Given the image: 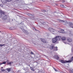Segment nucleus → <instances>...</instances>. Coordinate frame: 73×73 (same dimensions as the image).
Masks as SVG:
<instances>
[{
    "instance_id": "5701e85b",
    "label": "nucleus",
    "mask_w": 73,
    "mask_h": 73,
    "mask_svg": "<svg viewBox=\"0 0 73 73\" xmlns=\"http://www.w3.org/2000/svg\"><path fill=\"white\" fill-rule=\"evenodd\" d=\"M31 70H32L33 71H35V70H34V68H33L31 67Z\"/></svg>"
},
{
    "instance_id": "f257e3e1",
    "label": "nucleus",
    "mask_w": 73,
    "mask_h": 73,
    "mask_svg": "<svg viewBox=\"0 0 73 73\" xmlns=\"http://www.w3.org/2000/svg\"><path fill=\"white\" fill-rule=\"evenodd\" d=\"M73 61V56L71 58V60H69L68 61H64L62 60H59L60 62H62V63H69L71 62L72 61Z\"/></svg>"
},
{
    "instance_id": "4be33fe9",
    "label": "nucleus",
    "mask_w": 73,
    "mask_h": 73,
    "mask_svg": "<svg viewBox=\"0 0 73 73\" xmlns=\"http://www.w3.org/2000/svg\"><path fill=\"white\" fill-rule=\"evenodd\" d=\"M6 62H3L2 64H6Z\"/></svg>"
},
{
    "instance_id": "4468645a",
    "label": "nucleus",
    "mask_w": 73,
    "mask_h": 73,
    "mask_svg": "<svg viewBox=\"0 0 73 73\" xmlns=\"http://www.w3.org/2000/svg\"><path fill=\"white\" fill-rule=\"evenodd\" d=\"M69 24L70 25V27H72V26H73V24L72 23V22H70L69 23Z\"/></svg>"
},
{
    "instance_id": "2eb2a0df",
    "label": "nucleus",
    "mask_w": 73,
    "mask_h": 73,
    "mask_svg": "<svg viewBox=\"0 0 73 73\" xmlns=\"http://www.w3.org/2000/svg\"><path fill=\"white\" fill-rule=\"evenodd\" d=\"M62 40H63V41H65L66 40V38L65 37H63L61 38Z\"/></svg>"
},
{
    "instance_id": "ddd939ff",
    "label": "nucleus",
    "mask_w": 73,
    "mask_h": 73,
    "mask_svg": "<svg viewBox=\"0 0 73 73\" xmlns=\"http://www.w3.org/2000/svg\"><path fill=\"white\" fill-rule=\"evenodd\" d=\"M57 48L58 47H57V46L54 47V50H56V51L58 50V49H57Z\"/></svg>"
},
{
    "instance_id": "f704fd0d",
    "label": "nucleus",
    "mask_w": 73,
    "mask_h": 73,
    "mask_svg": "<svg viewBox=\"0 0 73 73\" xmlns=\"http://www.w3.org/2000/svg\"><path fill=\"white\" fill-rule=\"evenodd\" d=\"M31 54H33V52H31Z\"/></svg>"
},
{
    "instance_id": "412c9836",
    "label": "nucleus",
    "mask_w": 73,
    "mask_h": 73,
    "mask_svg": "<svg viewBox=\"0 0 73 73\" xmlns=\"http://www.w3.org/2000/svg\"><path fill=\"white\" fill-rule=\"evenodd\" d=\"M56 58L57 60H58L59 59V57H58V56H56Z\"/></svg>"
},
{
    "instance_id": "c03bdc74",
    "label": "nucleus",
    "mask_w": 73,
    "mask_h": 73,
    "mask_svg": "<svg viewBox=\"0 0 73 73\" xmlns=\"http://www.w3.org/2000/svg\"><path fill=\"white\" fill-rule=\"evenodd\" d=\"M1 33V31H0V33Z\"/></svg>"
},
{
    "instance_id": "49530a36",
    "label": "nucleus",
    "mask_w": 73,
    "mask_h": 73,
    "mask_svg": "<svg viewBox=\"0 0 73 73\" xmlns=\"http://www.w3.org/2000/svg\"><path fill=\"white\" fill-rule=\"evenodd\" d=\"M1 64H2V63H1Z\"/></svg>"
},
{
    "instance_id": "37998d69",
    "label": "nucleus",
    "mask_w": 73,
    "mask_h": 73,
    "mask_svg": "<svg viewBox=\"0 0 73 73\" xmlns=\"http://www.w3.org/2000/svg\"><path fill=\"white\" fill-rule=\"evenodd\" d=\"M29 65V66H30V65Z\"/></svg>"
},
{
    "instance_id": "f03ea898",
    "label": "nucleus",
    "mask_w": 73,
    "mask_h": 73,
    "mask_svg": "<svg viewBox=\"0 0 73 73\" xmlns=\"http://www.w3.org/2000/svg\"><path fill=\"white\" fill-rule=\"evenodd\" d=\"M48 30L51 32V33H52L53 34H55V33H53V32H55L56 31L53 29V28L51 27H49L48 29Z\"/></svg>"
},
{
    "instance_id": "a19ab883",
    "label": "nucleus",
    "mask_w": 73,
    "mask_h": 73,
    "mask_svg": "<svg viewBox=\"0 0 73 73\" xmlns=\"http://www.w3.org/2000/svg\"><path fill=\"white\" fill-rule=\"evenodd\" d=\"M1 68H3V67H1Z\"/></svg>"
},
{
    "instance_id": "c756f323",
    "label": "nucleus",
    "mask_w": 73,
    "mask_h": 73,
    "mask_svg": "<svg viewBox=\"0 0 73 73\" xmlns=\"http://www.w3.org/2000/svg\"><path fill=\"white\" fill-rule=\"evenodd\" d=\"M11 1L12 0H7L8 2H10V1Z\"/></svg>"
},
{
    "instance_id": "bb28decb",
    "label": "nucleus",
    "mask_w": 73,
    "mask_h": 73,
    "mask_svg": "<svg viewBox=\"0 0 73 73\" xmlns=\"http://www.w3.org/2000/svg\"><path fill=\"white\" fill-rule=\"evenodd\" d=\"M33 30H34V31H37V30H36V28L35 27L33 28Z\"/></svg>"
},
{
    "instance_id": "79ce46f5",
    "label": "nucleus",
    "mask_w": 73,
    "mask_h": 73,
    "mask_svg": "<svg viewBox=\"0 0 73 73\" xmlns=\"http://www.w3.org/2000/svg\"><path fill=\"white\" fill-rule=\"evenodd\" d=\"M17 1H19V0H17Z\"/></svg>"
},
{
    "instance_id": "aec40b11",
    "label": "nucleus",
    "mask_w": 73,
    "mask_h": 73,
    "mask_svg": "<svg viewBox=\"0 0 73 73\" xmlns=\"http://www.w3.org/2000/svg\"><path fill=\"white\" fill-rule=\"evenodd\" d=\"M13 29H12V27H11V28H9L10 29H11V30H14V27H13Z\"/></svg>"
},
{
    "instance_id": "f3484780",
    "label": "nucleus",
    "mask_w": 73,
    "mask_h": 73,
    "mask_svg": "<svg viewBox=\"0 0 73 73\" xmlns=\"http://www.w3.org/2000/svg\"><path fill=\"white\" fill-rule=\"evenodd\" d=\"M7 70L8 72H9L11 71V68H7Z\"/></svg>"
},
{
    "instance_id": "e433bc0d",
    "label": "nucleus",
    "mask_w": 73,
    "mask_h": 73,
    "mask_svg": "<svg viewBox=\"0 0 73 73\" xmlns=\"http://www.w3.org/2000/svg\"><path fill=\"white\" fill-rule=\"evenodd\" d=\"M42 1H45V0H42Z\"/></svg>"
},
{
    "instance_id": "f8f14e48",
    "label": "nucleus",
    "mask_w": 73,
    "mask_h": 73,
    "mask_svg": "<svg viewBox=\"0 0 73 73\" xmlns=\"http://www.w3.org/2000/svg\"><path fill=\"white\" fill-rule=\"evenodd\" d=\"M62 23H64L65 24H68V22H67V21H64V20L62 21Z\"/></svg>"
},
{
    "instance_id": "393cba45",
    "label": "nucleus",
    "mask_w": 73,
    "mask_h": 73,
    "mask_svg": "<svg viewBox=\"0 0 73 73\" xmlns=\"http://www.w3.org/2000/svg\"><path fill=\"white\" fill-rule=\"evenodd\" d=\"M11 63H12V62H10L7 65H9V64H10V65H11Z\"/></svg>"
},
{
    "instance_id": "2f4dec72",
    "label": "nucleus",
    "mask_w": 73,
    "mask_h": 73,
    "mask_svg": "<svg viewBox=\"0 0 73 73\" xmlns=\"http://www.w3.org/2000/svg\"><path fill=\"white\" fill-rule=\"evenodd\" d=\"M4 45H5V44H0V46H4Z\"/></svg>"
},
{
    "instance_id": "7c9ffc66",
    "label": "nucleus",
    "mask_w": 73,
    "mask_h": 73,
    "mask_svg": "<svg viewBox=\"0 0 73 73\" xmlns=\"http://www.w3.org/2000/svg\"><path fill=\"white\" fill-rule=\"evenodd\" d=\"M71 73H73V70H71Z\"/></svg>"
},
{
    "instance_id": "58836bf2",
    "label": "nucleus",
    "mask_w": 73,
    "mask_h": 73,
    "mask_svg": "<svg viewBox=\"0 0 73 73\" xmlns=\"http://www.w3.org/2000/svg\"><path fill=\"white\" fill-rule=\"evenodd\" d=\"M64 44H66V42H64Z\"/></svg>"
},
{
    "instance_id": "6ab92c4d",
    "label": "nucleus",
    "mask_w": 73,
    "mask_h": 73,
    "mask_svg": "<svg viewBox=\"0 0 73 73\" xmlns=\"http://www.w3.org/2000/svg\"><path fill=\"white\" fill-rule=\"evenodd\" d=\"M58 21L59 22H60V23H62V20H61L59 19L58 20Z\"/></svg>"
},
{
    "instance_id": "a211bd4d",
    "label": "nucleus",
    "mask_w": 73,
    "mask_h": 73,
    "mask_svg": "<svg viewBox=\"0 0 73 73\" xmlns=\"http://www.w3.org/2000/svg\"><path fill=\"white\" fill-rule=\"evenodd\" d=\"M43 25H45L46 24L45 22H42L41 23Z\"/></svg>"
},
{
    "instance_id": "9b49d317",
    "label": "nucleus",
    "mask_w": 73,
    "mask_h": 73,
    "mask_svg": "<svg viewBox=\"0 0 73 73\" xmlns=\"http://www.w3.org/2000/svg\"><path fill=\"white\" fill-rule=\"evenodd\" d=\"M49 48L50 49H53L54 48V46L53 45L50 46Z\"/></svg>"
},
{
    "instance_id": "0eeeda50",
    "label": "nucleus",
    "mask_w": 73,
    "mask_h": 73,
    "mask_svg": "<svg viewBox=\"0 0 73 73\" xmlns=\"http://www.w3.org/2000/svg\"><path fill=\"white\" fill-rule=\"evenodd\" d=\"M67 41H68V42H72V38H68L67 39Z\"/></svg>"
},
{
    "instance_id": "423d86ee",
    "label": "nucleus",
    "mask_w": 73,
    "mask_h": 73,
    "mask_svg": "<svg viewBox=\"0 0 73 73\" xmlns=\"http://www.w3.org/2000/svg\"><path fill=\"white\" fill-rule=\"evenodd\" d=\"M8 18V17L7 16V15H4L2 17V19L3 20H7Z\"/></svg>"
},
{
    "instance_id": "a18cd8bd",
    "label": "nucleus",
    "mask_w": 73,
    "mask_h": 73,
    "mask_svg": "<svg viewBox=\"0 0 73 73\" xmlns=\"http://www.w3.org/2000/svg\"><path fill=\"white\" fill-rule=\"evenodd\" d=\"M72 52H73V51H72Z\"/></svg>"
},
{
    "instance_id": "72a5a7b5",
    "label": "nucleus",
    "mask_w": 73,
    "mask_h": 73,
    "mask_svg": "<svg viewBox=\"0 0 73 73\" xmlns=\"http://www.w3.org/2000/svg\"><path fill=\"white\" fill-rule=\"evenodd\" d=\"M6 62H7V63H8V62H9V60H7V61H6Z\"/></svg>"
},
{
    "instance_id": "dca6fc26",
    "label": "nucleus",
    "mask_w": 73,
    "mask_h": 73,
    "mask_svg": "<svg viewBox=\"0 0 73 73\" xmlns=\"http://www.w3.org/2000/svg\"><path fill=\"white\" fill-rule=\"evenodd\" d=\"M27 15L29 16H30V17H32L33 16V15L30 14H28Z\"/></svg>"
},
{
    "instance_id": "473e14b6",
    "label": "nucleus",
    "mask_w": 73,
    "mask_h": 73,
    "mask_svg": "<svg viewBox=\"0 0 73 73\" xmlns=\"http://www.w3.org/2000/svg\"><path fill=\"white\" fill-rule=\"evenodd\" d=\"M25 33H26L27 34H28V32L27 31H26Z\"/></svg>"
},
{
    "instance_id": "4c0bfd02",
    "label": "nucleus",
    "mask_w": 73,
    "mask_h": 73,
    "mask_svg": "<svg viewBox=\"0 0 73 73\" xmlns=\"http://www.w3.org/2000/svg\"><path fill=\"white\" fill-rule=\"evenodd\" d=\"M39 73H42V72L40 71L39 72Z\"/></svg>"
},
{
    "instance_id": "b1692460",
    "label": "nucleus",
    "mask_w": 73,
    "mask_h": 73,
    "mask_svg": "<svg viewBox=\"0 0 73 73\" xmlns=\"http://www.w3.org/2000/svg\"><path fill=\"white\" fill-rule=\"evenodd\" d=\"M60 7L62 8H64V6L63 5H60Z\"/></svg>"
},
{
    "instance_id": "7ed1b4c3",
    "label": "nucleus",
    "mask_w": 73,
    "mask_h": 73,
    "mask_svg": "<svg viewBox=\"0 0 73 73\" xmlns=\"http://www.w3.org/2000/svg\"><path fill=\"white\" fill-rule=\"evenodd\" d=\"M5 14V12L2 11L1 10H0V18L3 16V15H4Z\"/></svg>"
},
{
    "instance_id": "cd10ccee",
    "label": "nucleus",
    "mask_w": 73,
    "mask_h": 73,
    "mask_svg": "<svg viewBox=\"0 0 73 73\" xmlns=\"http://www.w3.org/2000/svg\"><path fill=\"white\" fill-rule=\"evenodd\" d=\"M0 6L1 7H3V4H0Z\"/></svg>"
},
{
    "instance_id": "c9c22d12",
    "label": "nucleus",
    "mask_w": 73,
    "mask_h": 73,
    "mask_svg": "<svg viewBox=\"0 0 73 73\" xmlns=\"http://www.w3.org/2000/svg\"><path fill=\"white\" fill-rule=\"evenodd\" d=\"M70 36H72V34H70Z\"/></svg>"
},
{
    "instance_id": "39448f33",
    "label": "nucleus",
    "mask_w": 73,
    "mask_h": 73,
    "mask_svg": "<svg viewBox=\"0 0 73 73\" xmlns=\"http://www.w3.org/2000/svg\"><path fill=\"white\" fill-rule=\"evenodd\" d=\"M55 38L57 39V40L58 41H60L61 38V36H56L55 37Z\"/></svg>"
},
{
    "instance_id": "1a4fd4ad",
    "label": "nucleus",
    "mask_w": 73,
    "mask_h": 73,
    "mask_svg": "<svg viewBox=\"0 0 73 73\" xmlns=\"http://www.w3.org/2000/svg\"><path fill=\"white\" fill-rule=\"evenodd\" d=\"M60 33H65V32L64 31V30L61 29V30H60L58 31Z\"/></svg>"
},
{
    "instance_id": "a878e982",
    "label": "nucleus",
    "mask_w": 73,
    "mask_h": 73,
    "mask_svg": "<svg viewBox=\"0 0 73 73\" xmlns=\"http://www.w3.org/2000/svg\"><path fill=\"white\" fill-rule=\"evenodd\" d=\"M1 70L2 72H4V71H5V70H4V69H1Z\"/></svg>"
},
{
    "instance_id": "6e6552de",
    "label": "nucleus",
    "mask_w": 73,
    "mask_h": 73,
    "mask_svg": "<svg viewBox=\"0 0 73 73\" xmlns=\"http://www.w3.org/2000/svg\"><path fill=\"white\" fill-rule=\"evenodd\" d=\"M3 4H6L7 2V0H1Z\"/></svg>"
},
{
    "instance_id": "20e7f679",
    "label": "nucleus",
    "mask_w": 73,
    "mask_h": 73,
    "mask_svg": "<svg viewBox=\"0 0 73 73\" xmlns=\"http://www.w3.org/2000/svg\"><path fill=\"white\" fill-rule=\"evenodd\" d=\"M52 43H55V42H57V39H56L55 37V38L52 39Z\"/></svg>"
},
{
    "instance_id": "ea45409f",
    "label": "nucleus",
    "mask_w": 73,
    "mask_h": 73,
    "mask_svg": "<svg viewBox=\"0 0 73 73\" xmlns=\"http://www.w3.org/2000/svg\"><path fill=\"white\" fill-rule=\"evenodd\" d=\"M43 11H44V12H45V11H46L45 10H44Z\"/></svg>"
},
{
    "instance_id": "c85d7f7f",
    "label": "nucleus",
    "mask_w": 73,
    "mask_h": 73,
    "mask_svg": "<svg viewBox=\"0 0 73 73\" xmlns=\"http://www.w3.org/2000/svg\"><path fill=\"white\" fill-rule=\"evenodd\" d=\"M54 68V70H55V71H56V72H57L58 71V70H57L56 69H55V68Z\"/></svg>"
},
{
    "instance_id": "9d476101",
    "label": "nucleus",
    "mask_w": 73,
    "mask_h": 73,
    "mask_svg": "<svg viewBox=\"0 0 73 73\" xmlns=\"http://www.w3.org/2000/svg\"><path fill=\"white\" fill-rule=\"evenodd\" d=\"M41 40L42 42L44 43H46V41L44 39L41 38Z\"/></svg>"
}]
</instances>
